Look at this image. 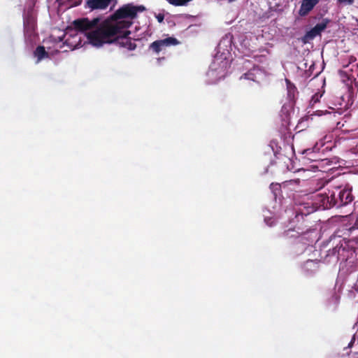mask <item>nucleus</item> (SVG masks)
I'll return each instance as SVG.
<instances>
[{
    "label": "nucleus",
    "mask_w": 358,
    "mask_h": 358,
    "mask_svg": "<svg viewBox=\"0 0 358 358\" xmlns=\"http://www.w3.org/2000/svg\"><path fill=\"white\" fill-rule=\"evenodd\" d=\"M135 11L134 5L128 3L103 20L100 17L92 20L83 17L74 20L73 25L76 31L85 33L92 45L100 47L111 43L117 34L122 33V29L131 26L132 20L136 18Z\"/></svg>",
    "instance_id": "obj_1"
},
{
    "label": "nucleus",
    "mask_w": 358,
    "mask_h": 358,
    "mask_svg": "<svg viewBox=\"0 0 358 358\" xmlns=\"http://www.w3.org/2000/svg\"><path fill=\"white\" fill-rule=\"evenodd\" d=\"M315 211L313 206L304 207V209H300L299 212L296 213L293 222L296 223L293 227L289 228L284 231V235L288 236L291 231H296V234H292L291 236H299L309 231L310 226L309 222L306 217Z\"/></svg>",
    "instance_id": "obj_2"
},
{
    "label": "nucleus",
    "mask_w": 358,
    "mask_h": 358,
    "mask_svg": "<svg viewBox=\"0 0 358 358\" xmlns=\"http://www.w3.org/2000/svg\"><path fill=\"white\" fill-rule=\"evenodd\" d=\"M338 192L336 186L328 189V192H319L315 196V204L317 208L322 209H330L331 208H341L342 199L339 200Z\"/></svg>",
    "instance_id": "obj_3"
},
{
    "label": "nucleus",
    "mask_w": 358,
    "mask_h": 358,
    "mask_svg": "<svg viewBox=\"0 0 358 358\" xmlns=\"http://www.w3.org/2000/svg\"><path fill=\"white\" fill-rule=\"evenodd\" d=\"M24 34L25 41L32 43L35 41L37 34L36 32V20L32 10H28L24 17Z\"/></svg>",
    "instance_id": "obj_4"
},
{
    "label": "nucleus",
    "mask_w": 358,
    "mask_h": 358,
    "mask_svg": "<svg viewBox=\"0 0 358 358\" xmlns=\"http://www.w3.org/2000/svg\"><path fill=\"white\" fill-rule=\"evenodd\" d=\"M130 34V31L122 29V33L117 34L110 43L115 42L120 47L128 50H134L136 48V44L135 43L134 40L129 36Z\"/></svg>",
    "instance_id": "obj_5"
},
{
    "label": "nucleus",
    "mask_w": 358,
    "mask_h": 358,
    "mask_svg": "<svg viewBox=\"0 0 358 358\" xmlns=\"http://www.w3.org/2000/svg\"><path fill=\"white\" fill-rule=\"evenodd\" d=\"M330 20L327 18L323 19L320 23H317L310 30L307 31L302 38V41L304 43H308L309 41L314 39L316 36L321 34L327 27Z\"/></svg>",
    "instance_id": "obj_6"
},
{
    "label": "nucleus",
    "mask_w": 358,
    "mask_h": 358,
    "mask_svg": "<svg viewBox=\"0 0 358 358\" xmlns=\"http://www.w3.org/2000/svg\"><path fill=\"white\" fill-rule=\"evenodd\" d=\"M180 42L173 37H168L162 40H157L152 43H150L149 48L152 50L154 52L158 54L159 52L164 50L166 47L176 45L179 44Z\"/></svg>",
    "instance_id": "obj_7"
},
{
    "label": "nucleus",
    "mask_w": 358,
    "mask_h": 358,
    "mask_svg": "<svg viewBox=\"0 0 358 358\" xmlns=\"http://www.w3.org/2000/svg\"><path fill=\"white\" fill-rule=\"evenodd\" d=\"M336 187L339 193V200L342 199L341 207L352 202L354 200V196L352 193V187L349 184H346L344 186H336Z\"/></svg>",
    "instance_id": "obj_8"
},
{
    "label": "nucleus",
    "mask_w": 358,
    "mask_h": 358,
    "mask_svg": "<svg viewBox=\"0 0 358 358\" xmlns=\"http://www.w3.org/2000/svg\"><path fill=\"white\" fill-rule=\"evenodd\" d=\"M333 242V248L332 249L329 248L327 250V254L325 258L328 257H334L336 260L339 259V256L341 255V251H344L345 250V247L342 243V240L340 239L339 237L334 236L331 237L329 239V243Z\"/></svg>",
    "instance_id": "obj_9"
},
{
    "label": "nucleus",
    "mask_w": 358,
    "mask_h": 358,
    "mask_svg": "<svg viewBox=\"0 0 358 358\" xmlns=\"http://www.w3.org/2000/svg\"><path fill=\"white\" fill-rule=\"evenodd\" d=\"M300 182V179H294V180H289L282 182L281 184L280 183H274L272 182L270 185V189L271 192L273 193L275 197H276L278 194H280L281 192V187H288L291 185H299Z\"/></svg>",
    "instance_id": "obj_10"
},
{
    "label": "nucleus",
    "mask_w": 358,
    "mask_h": 358,
    "mask_svg": "<svg viewBox=\"0 0 358 358\" xmlns=\"http://www.w3.org/2000/svg\"><path fill=\"white\" fill-rule=\"evenodd\" d=\"M320 1V0H302L299 10V15H307Z\"/></svg>",
    "instance_id": "obj_11"
},
{
    "label": "nucleus",
    "mask_w": 358,
    "mask_h": 358,
    "mask_svg": "<svg viewBox=\"0 0 358 358\" xmlns=\"http://www.w3.org/2000/svg\"><path fill=\"white\" fill-rule=\"evenodd\" d=\"M111 0H87V6L92 10L105 9Z\"/></svg>",
    "instance_id": "obj_12"
},
{
    "label": "nucleus",
    "mask_w": 358,
    "mask_h": 358,
    "mask_svg": "<svg viewBox=\"0 0 358 358\" xmlns=\"http://www.w3.org/2000/svg\"><path fill=\"white\" fill-rule=\"evenodd\" d=\"M34 56L36 57V63H39L44 59L49 58V53L43 45H38L34 51Z\"/></svg>",
    "instance_id": "obj_13"
},
{
    "label": "nucleus",
    "mask_w": 358,
    "mask_h": 358,
    "mask_svg": "<svg viewBox=\"0 0 358 358\" xmlns=\"http://www.w3.org/2000/svg\"><path fill=\"white\" fill-rule=\"evenodd\" d=\"M285 82L287 85L288 98L290 100H294L299 93L297 88L289 79H285Z\"/></svg>",
    "instance_id": "obj_14"
},
{
    "label": "nucleus",
    "mask_w": 358,
    "mask_h": 358,
    "mask_svg": "<svg viewBox=\"0 0 358 358\" xmlns=\"http://www.w3.org/2000/svg\"><path fill=\"white\" fill-rule=\"evenodd\" d=\"M327 300H328V303L329 305L333 304L335 306H336L339 303L340 296L338 294H337V293L336 292L335 290H331L329 292V296Z\"/></svg>",
    "instance_id": "obj_15"
},
{
    "label": "nucleus",
    "mask_w": 358,
    "mask_h": 358,
    "mask_svg": "<svg viewBox=\"0 0 358 358\" xmlns=\"http://www.w3.org/2000/svg\"><path fill=\"white\" fill-rule=\"evenodd\" d=\"M244 78L247 80H255V75L253 73L248 71L245 73H244L241 77V79Z\"/></svg>",
    "instance_id": "obj_16"
},
{
    "label": "nucleus",
    "mask_w": 358,
    "mask_h": 358,
    "mask_svg": "<svg viewBox=\"0 0 358 358\" xmlns=\"http://www.w3.org/2000/svg\"><path fill=\"white\" fill-rule=\"evenodd\" d=\"M338 4L352 5L355 0H337Z\"/></svg>",
    "instance_id": "obj_17"
},
{
    "label": "nucleus",
    "mask_w": 358,
    "mask_h": 358,
    "mask_svg": "<svg viewBox=\"0 0 358 358\" xmlns=\"http://www.w3.org/2000/svg\"><path fill=\"white\" fill-rule=\"evenodd\" d=\"M134 9H136L135 11V17H136L137 13L138 12H142L145 10V8L143 6H134Z\"/></svg>",
    "instance_id": "obj_18"
},
{
    "label": "nucleus",
    "mask_w": 358,
    "mask_h": 358,
    "mask_svg": "<svg viewBox=\"0 0 358 358\" xmlns=\"http://www.w3.org/2000/svg\"><path fill=\"white\" fill-rule=\"evenodd\" d=\"M327 183L328 184L329 182L327 181H320V182H317V187L315 188V191H319V190H321L322 189V187L324 186V184Z\"/></svg>",
    "instance_id": "obj_19"
},
{
    "label": "nucleus",
    "mask_w": 358,
    "mask_h": 358,
    "mask_svg": "<svg viewBox=\"0 0 358 358\" xmlns=\"http://www.w3.org/2000/svg\"><path fill=\"white\" fill-rule=\"evenodd\" d=\"M322 96V94H319V93H316L315 94H314L312 97V101L313 103H317L318 101H320V98H321Z\"/></svg>",
    "instance_id": "obj_20"
},
{
    "label": "nucleus",
    "mask_w": 358,
    "mask_h": 358,
    "mask_svg": "<svg viewBox=\"0 0 358 358\" xmlns=\"http://www.w3.org/2000/svg\"><path fill=\"white\" fill-rule=\"evenodd\" d=\"M155 17L159 23H162L164 22V15L163 13H158L155 15Z\"/></svg>",
    "instance_id": "obj_21"
},
{
    "label": "nucleus",
    "mask_w": 358,
    "mask_h": 358,
    "mask_svg": "<svg viewBox=\"0 0 358 358\" xmlns=\"http://www.w3.org/2000/svg\"><path fill=\"white\" fill-rule=\"evenodd\" d=\"M317 264V262H315V261H313V260H308V261H307V262L305 263L304 266H305V267H306V268H308V267H311L313 265V266H315Z\"/></svg>",
    "instance_id": "obj_22"
},
{
    "label": "nucleus",
    "mask_w": 358,
    "mask_h": 358,
    "mask_svg": "<svg viewBox=\"0 0 358 358\" xmlns=\"http://www.w3.org/2000/svg\"><path fill=\"white\" fill-rule=\"evenodd\" d=\"M355 336L352 338L351 341H350V343H348V347L347 348H344V350H347L348 348H350L352 347L353 344L355 343Z\"/></svg>",
    "instance_id": "obj_23"
},
{
    "label": "nucleus",
    "mask_w": 358,
    "mask_h": 358,
    "mask_svg": "<svg viewBox=\"0 0 358 358\" xmlns=\"http://www.w3.org/2000/svg\"><path fill=\"white\" fill-rule=\"evenodd\" d=\"M80 1H81L80 0H78V3H75V6L78 5V4L80 3Z\"/></svg>",
    "instance_id": "obj_24"
},
{
    "label": "nucleus",
    "mask_w": 358,
    "mask_h": 358,
    "mask_svg": "<svg viewBox=\"0 0 358 358\" xmlns=\"http://www.w3.org/2000/svg\"><path fill=\"white\" fill-rule=\"evenodd\" d=\"M267 224H268L269 226H272V223H268V222H267Z\"/></svg>",
    "instance_id": "obj_25"
},
{
    "label": "nucleus",
    "mask_w": 358,
    "mask_h": 358,
    "mask_svg": "<svg viewBox=\"0 0 358 358\" xmlns=\"http://www.w3.org/2000/svg\"><path fill=\"white\" fill-rule=\"evenodd\" d=\"M357 266H358V259H357Z\"/></svg>",
    "instance_id": "obj_26"
},
{
    "label": "nucleus",
    "mask_w": 358,
    "mask_h": 358,
    "mask_svg": "<svg viewBox=\"0 0 358 358\" xmlns=\"http://www.w3.org/2000/svg\"><path fill=\"white\" fill-rule=\"evenodd\" d=\"M357 77H358V72H357Z\"/></svg>",
    "instance_id": "obj_27"
}]
</instances>
